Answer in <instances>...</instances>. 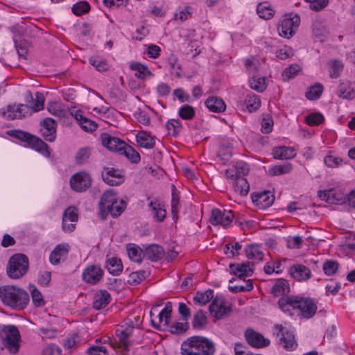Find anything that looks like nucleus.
I'll return each instance as SVG.
<instances>
[{
  "label": "nucleus",
  "mask_w": 355,
  "mask_h": 355,
  "mask_svg": "<svg viewBox=\"0 0 355 355\" xmlns=\"http://www.w3.org/2000/svg\"><path fill=\"white\" fill-rule=\"evenodd\" d=\"M247 109L251 112L260 107L261 101L256 95L248 94L245 99Z\"/></svg>",
  "instance_id": "obj_51"
},
{
  "label": "nucleus",
  "mask_w": 355,
  "mask_h": 355,
  "mask_svg": "<svg viewBox=\"0 0 355 355\" xmlns=\"http://www.w3.org/2000/svg\"><path fill=\"white\" fill-rule=\"evenodd\" d=\"M272 334L278 343L287 351H293L297 346L293 333L282 324H275L272 329Z\"/></svg>",
  "instance_id": "obj_7"
},
{
  "label": "nucleus",
  "mask_w": 355,
  "mask_h": 355,
  "mask_svg": "<svg viewBox=\"0 0 355 355\" xmlns=\"http://www.w3.org/2000/svg\"><path fill=\"white\" fill-rule=\"evenodd\" d=\"M276 57L280 60H285L293 55V49L288 46H284L283 48L276 51Z\"/></svg>",
  "instance_id": "obj_60"
},
{
  "label": "nucleus",
  "mask_w": 355,
  "mask_h": 355,
  "mask_svg": "<svg viewBox=\"0 0 355 355\" xmlns=\"http://www.w3.org/2000/svg\"><path fill=\"white\" fill-rule=\"evenodd\" d=\"M90 149L88 148H82L78 150L75 156L76 162L78 164H83L90 157Z\"/></svg>",
  "instance_id": "obj_57"
},
{
  "label": "nucleus",
  "mask_w": 355,
  "mask_h": 355,
  "mask_svg": "<svg viewBox=\"0 0 355 355\" xmlns=\"http://www.w3.org/2000/svg\"><path fill=\"white\" fill-rule=\"evenodd\" d=\"M233 217L232 211L222 212L218 209H214L211 211L210 223L213 225L220 224L223 227L227 228L231 224Z\"/></svg>",
  "instance_id": "obj_14"
},
{
  "label": "nucleus",
  "mask_w": 355,
  "mask_h": 355,
  "mask_svg": "<svg viewBox=\"0 0 355 355\" xmlns=\"http://www.w3.org/2000/svg\"><path fill=\"white\" fill-rule=\"evenodd\" d=\"M324 120L323 115L320 113H311L306 116L305 121L309 125H317L322 123Z\"/></svg>",
  "instance_id": "obj_58"
},
{
  "label": "nucleus",
  "mask_w": 355,
  "mask_h": 355,
  "mask_svg": "<svg viewBox=\"0 0 355 355\" xmlns=\"http://www.w3.org/2000/svg\"><path fill=\"white\" fill-rule=\"evenodd\" d=\"M252 201L258 209L264 210L266 208V190L261 192H253L251 194Z\"/></svg>",
  "instance_id": "obj_39"
},
{
  "label": "nucleus",
  "mask_w": 355,
  "mask_h": 355,
  "mask_svg": "<svg viewBox=\"0 0 355 355\" xmlns=\"http://www.w3.org/2000/svg\"><path fill=\"white\" fill-rule=\"evenodd\" d=\"M110 301V295L105 290H101L95 294L93 302V308L100 310L105 308Z\"/></svg>",
  "instance_id": "obj_29"
},
{
  "label": "nucleus",
  "mask_w": 355,
  "mask_h": 355,
  "mask_svg": "<svg viewBox=\"0 0 355 355\" xmlns=\"http://www.w3.org/2000/svg\"><path fill=\"white\" fill-rule=\"evenodd\" d=\"M0 335L3 340L5 348L12 354H16L19 350V340L20 334L15 325H3L0 328Z\"/></svg>",
  "instance_id": "obj_6"
},
{
  "label": "nucleus",
  "mask_w": 355,
  "mask_h": 355,
  "mask_svg": "<svg viewBox=\"0 0 355 355\" xmlns=\"http://www.w3.org/2000/svg\"><path fill=\"white\" fill-rule=\"evenodd\" d=\"M214 298V291L208 289L205 292H197L193 297V302L200 306H204Z\"/></svg>",
  "instance_id": "obj_41"
},
{
  "label": "nucleus",
  "mask_w": 355,
  "mask_h": 355,
  "mask_svg": "<svg viewBox=\"0 0 355 355\" xmlns=\"http://www.w3.org/2000/svg\"><path fill=\"white\" fill-rule=\"evenodd\" d=\"M253 285L250 280H248L245 283V285H236V286H229L228 288L230 291L233 293H240L244 292L247 291H250L252 289Z\"/></svg>",
  "instance_id": "obj_62"
},
{
  "label": "nucleus",
  "mask_w": 355,
  "mask_h": 355,
  "mask_svg": "<svg viewBox=\"0 0 355 355\" xmlns=\"http://www.w3.org/2000/svg\"><path fill=\"white\" fill-rule=\"evenodd\" d=\"M125 156L132 163L137 164L139 162L141 157L140 155L130 146L126 144V146L123 147L121 152L119 153Z\"/></svg>",
  "instance_id": "obj_45"
},
{
  "label": "nucleus",
  "mask_w": 355,
  "mask_h": 355,
  "mask_svg": "<svg viewBox=\"0 0 355 355\" xmlns=\"http://www.w3.org/2000/svg\"><path fill=\"white\" fill-rule=\"evenodd\" d=\"M278 306L285 313H291V310L297 309L300 311L299 315L306 319L313 318L318 309L317 301L300 295L280 297L278 300Z\"/></svg>",
  "instance_id": "obj_1"
},
{
  "label": "nucleus",
  "mask_w": 355,
  "mask_h": 355,
  "mask_svg": "<svg viewBox=\"0 0 355 355\" xmlns=\"http://www.w3.org/2000/svg\"><path fill=\"white\" fill-rule=\"evenodd\" d=\"M29 291L31 293L33 304L37 307L42 306L44 304V302L39 290L35 286H30Z\"/></svg>",
  "instance_id": "obj_55"
},
{
  "label": "nucleus",
  "mask_w": 355,
  "mask_h": 355,
  "mask_svg": "<svg viewBox=\"0 0 355 355\" xmlns=\"http://www.w3.org/2000/svg\"><path fill=\"white\" fill-rule=\"evenodd\" d=\"M127 251L130 259L135 262L141 263L144 257V251L135 245H130L128 247Z\"/></svg>",
  "instance_id": "obj_42"
},
{
  "label": "nucleus",
  "mask_w": 355,
  "mask_h": 355,
  "mask_svg": "<svg viewBox=\"0 0 355 355\" xmlns=\"http://www.w3.org/2000/svg\"><path fill=\"white\" fill-rule=\"evenodd\" d=\"M41 132L43 137L49 142H53L56 137V122L52 118H46L41 122Z\"/></svg>",
  "instance_id": "obj_19"
},
{
  "label": "nucleus",
  "mask_w": 355,
  "mask_h": 355,
  "mask_svg": "<svg viewBox=\"0 0 355 355\" xmlns=\"http://www.w3.org/2000/svg\"><path fill=\"white\" fill-rule=\"evenodd\" d=\"M323 92V86L320 83H316L311 86L305 93L307 99L315 101L320 98Z\"/></svg>",
  "instance_id": "obj_44"
},
{
  "label": "nucleus",
  "mask_w": 355,
  "mask_h": 355,
  "mask_svg": "<svg viewBox=\"0 0 355 355\" xmlns=\"http://www.w3.org/2000/svg\"><path fill=\"white\" fill-rule=\"evenodd\" d=\"M117 200L116 193L114 189H108L101 196L99 202V216L101 220L105 219V209H108Z\"/></svg>",
  "instance_id": "obj_20"
},
{
  "label": "nucleus",
  "mask_w": 355,
  "mask_h": 355,
  "mask_svg": "<svg viewBox=\"0 0 355 355\" xmlns=\"http://www.w3.org/2000/svg\"><path fill=\"white\" fill-rule=\"evenodd\" d=\"M33 112L31 107L24 104L9 105L6 108L0 110V114L8 120L22 119L31 115Z\"/></svg>",
  "instance_id": "obj_8"
},
{
  "label": "nucleus",
  "mask_w": 355,
  "mask_h": 355,
  "mask_svg": "<svg viewBox=\"0 0 355 355\" xmlns=\"http://www.w3.org/2000/svg\"><path fill=\"white\" fill-rule=\"evenodd\" d=\"M309 3V8L314 11H320L324 8L329 3V0H305Z\"/></svg>",
  "instance_id": "obj_59"
},
{
  "label": "nucleus",
  "mask_w": 355,
  "mask_h": 355,
  "mask_svg": "<svg viewBox=\"0 0 355 355\" xmlns=\"http://www.w3.org/2000/svg\"><path fill=\"white\" fill-rule=\"evenodd\" d=\"M245 255L248 259L255 261H262L264 258V253L258 244H250L245 247Z\"/></svg>",
  "instance_id": "obj_30"
},
{
  "label": "nucleus",
  "mask_w": 355,
  "mask_h": 355,
  "mask_svg": "<svg viewBox=\"0 0 355 355\" xmlns=\"http://www.w3.org/2000/svg\"><path fill=\"white\" fill-rule=\"evenodd\" d=\"M28 266V259L25 254H15L8 260L6 267L7 275L11 279H19L27 272Z\"/></svg>",
  "instance_id": "obj_5"
},
{
  "label": "nucleus",
  "mask_w": 355,
  "mask_h": 355,
  "mask_svg": "<svg viewBox=\"0 0 355 355\" xmlns=\"http://www.w3.org/2000/svg\"><path fill=\"white\" fill-rule=\"evenodd\" d=\"M106 268L110 274L117 276L123 270V264L120 259L112 257L107 260Z\"/></svg>",
  "instance_id": "obj_36"
},
{
  "label": "nucleus",
  "mask_w": 355,
  "mask_h": 355,
  "mask_svg": "<svg viewBox=\"0 0 355 355\" xmlns=\"http://www.w3.org/2000/svg\"><path fill=\"white\" fill-rule=\"evenodd\" d=\"M169 331L173 334H182L189 329V323L185 322H175L172 324H168Z\"/></svg>",
  "instance_id": "obj_54"
},
{
  "label": "nucleus",
  "mask_w": 355,
  "mask_h": 355,
  "mask_svg": "<svg viewBox=\"0 0 355 355\" xmlns=\"http://www.w3.org/2000/svg\"><path fill=\"white\" fill-rule=\"evenodd\" d=\"M75 118L81 125L82 128L85 131L92 132L97 128V125L95 122L88 119L80 112L75 114Z\"/></svg>",
  "instance_id": "obj_40"
},
{
  "label": "nucleus",
  "mask_w": 355,
  "mask_h": 355,
  "mask_svg": "<svg viewBox=\"0 0 355 355\" xmlns=\"http://www.w3.org/2000/svg\"><path fill=\"white\" fill-rule=\"evenodd\" d=\"M26 102L30 103L33 112H37L44 107V97L40 92L35 93V98H34L30 92L26 94Z\"/></svg>",
  "instance_id": "obj_27"
},
{
  "label": "nucleus",
  "mask_w": 355,
  "mask_h": 355,
  "mask_svg": "<svg viewBox=\"0 0 355 355\" xmlns=\"http://www.w3.org/2000/svg\"><path fill=\"white\" fill-rule=\"evenodd\" d=\"M101 176L103 181L110 186H118L124 182L123 172L113 167H103Z\"/></svg>",
  "instance_id": "obj_11"
},
{
  "label": "nucleus",
  "mask_w": 355,
  "mask_h": 355,
  "mask_svg": "<svg viewBox=\"0 0 355 355\" xmlns=\"http://www.w3.org/2000/svg\"><path fill=\"white\" fill-rule=\"evenodd\" d=\"M147 272L145 270H139L133 272L130 274L128 279V283L130 285H137L140 284L147 277Z\"/></svg>",
  "instance_id": "obj_49"
},
{
  "label": "nucleus",
  "mask_w": 355,
  "mask_h": 355,
  "mask_svg": "<svg viewBox=\"0 0 355 355\" xmlns=\"http://www.w3.org/2000/svg\"><path fill=\"white\" fill-rule=\"evenodd\" d=\"M103 271L98 266L90 265L83 272V279L87 283L95 284L102 278Z\"/></svg>",
  "instance_id": "obj_18"
},
{
  "label": "nucleus",
  "mask_w": 355,
  "mask_h": 355,
  "mask_svg": "<svg viewBox=\"0 0 355 355\" xmlns=\"http://www.w3.org/2000/svg\"><path fill=\"white\" fill-rule=\"evenodd\" d=\"M248 171V164L243 162H239L234 166V168L227 169L225 173L228 178L234 180V178H243Z\"/></svg>",
  "instance_id": "obj_23"
},
{
  "label": "nucleus",
  "mask_w": 355,
  "mask_h": 355,
  "mask_svg": "<svg viewBox=\"0 0 355 355\" xmlns=\"http://www.w3.org/2000/svg\"><path fill=\"white\" fill-rule=\"evenodd\" d=\"M148 207L151 211L154 218H155L159 222L164 220L166 217V210L163 208L159 202H150L148 204Z\"/></svg>",
  "instance_id": "obj_37"
},
{
  "label": "nucleus",
  "mask_w": 355,
  "mask_h": 355,
  "mask_svg": "<svg viewBox=\"0 0 355 355\" xmlns=\"http://www.w3.org/2000/svg\"><path fill=\"white\" fill-rule=\"evenodd\" d=\"M132 324L126 327L123 325L121 327V329L116 331L123 351L128 352L129 350L130 342L128 340V338L132 334Z\"/></svg>",
  "instance_id": "obj_28"
},
{
  "label": "nucleus",
  "mask_w": 355,
  "mask_h": 355,
  "mask_svg": "<svg viewBox=\"0 0 355 355\" xmlns=\"http://www.w3.org/2000/svg\"><path fill=\"white\" fill-rule=\"evenodd\" d=\"M180 198L179 193L177 191L176 188L173 185L172 188V199H171V213L173 217L175 218L178 215L179 211Z\"/></svg>",
  "instance_id": "obj_56"
},
{
  "label": "nucleus",
  "mask_w": 355,
  "mask_h": 355,
  "mask_svg": "<svg viewBox=\"0 0 355 355\" xmlns=\"http://www.w3.org/2000/svg\"><path fill=\"white\" fill-rule=\"evenodd\" d=\"M230 270L231 272L238 277L239 279H243L245 277H250L253 272L249 263H230Z\"/></svg>",
  "instance_id": "obj_22"
},
{
  "label": "nucleus",
  "mask_w": 355,
  "mask_h": 355,
  "mask_svg": "<svg viewBox=\"0 0 355 355\" xmlns=\"http://www.w3.org/2000/svg\"><path fill=\"white\" fill-rule=\"evenodd\" d=\"M165 256L164 248L157 244H150L146 245L144 248V257H146L151 261H157L162 259Z\"/></svg>",
  "instance_id": "obj_21"
},
{
  "label": "nucleus",
  "mask_w": 355,
  "mask_h": 355,
  "mask_svg": "<svg viewBox=\"0 0 355 355\" xmlns=\"http://www.w3.org/2000/svg\"><path fill=\"white\" fill-rule=\"evenodd\" d=\"M300 70V67L298 64H291L286 67L282 72V76L284 80H288L291 78L297 76Z\"/></svg>",
  "instance_id": "obj_53"
},
{
  "label": "nucleus",
  "mask_w": 355,
  "mask_h": 355,
  "mask_svg": "<svg viewBox=\"0 0 355 355\" xmlns=\"http://www.w3.org/2000/svg\"><path fill=\"white\" fill-rule=\"evenodd\" d=\"M207 324V318L206 313L202 310L197 311L193 318L192 327L196 329H203L206 327Z\"/></svg>",
  "instance_id": "obj_38"
},
{
  "label": "nucleus",
  "mask_w": 355,
  "mask_h": 355,
  "mask_svg": "<svg viewBox=\"0 0 355 355\" xmlns=\"http://www.w3.org/2000/svg\"><path fill=\"white\" fill-rule=\"evenodd\" d=\"M209 311L213 317L219 320L229 314L231 309L226 304L221 296H216L209 305Z\"/></svg>",
  "instance_id": "obj_12"
},
{
  "label": "nucleus",
  "mask_w": 355,
  "mask_h": 355,
  "mask_svg": "<svg viewBox=\"0 0 355 355\" xmlns=\"http://www.w3.org/2000/svg\"><path fill=\"white\" fill-rule=\"evenodd\" d=\"M206 107L213 112H222L225 110L226 105L224 101L216 96L208 98L205 101Z\"/></svg>",
  "instance_id": "obj_31"
},
{
  "label": "nucleus",
  "mask_w": 355,
  "mask_h": 355,
  "mask_svg": "<svg viewBox=\"0 0 355 355\" xmlns=\"http://www.w3.org/2000/svg\"><path fill=\"white\" fill-rule=\"evenodd\" d=\"M68 253L67 245H58L51 252L49 256V261L53 265H57L60 263L61 258L65 257Z\"/></svg>",
  "instance_id": "obj_33"
},
{
  "label": "nucleus",
  "mask_w": 355,
  "mask_h": 355,
  "mask_svg": "<svg viewBox=\"0 0 355 355\" xmlns=\"http://www.w3.org/2000/svg\"><path fill=\"white\" fill-rule=\"evenodd\" d=\"M318 197L329 204L342 205L346 203L347 196L341 191L329 189L318 191Z\"/></svg>",
  "instance_id": "obj_13"
},
{
  "label": "nucleus",
  "mask_w": 355,
  "mask_h": 355,
  "mask_svg": "<svg viewBox=\"0 0 355 355\" xmlns=\"http://www.w3.org/2000/svg\"><path fill=\"white\" fill-rule=\"evenodd\" d=\"M272 155L276 159H289L296 155L295 150L290 146H278L272 149Z\"/></svg>",
  "instance_id": "obj_25"
},
{
  "label": "nucleus",
  "mask_w": 355,
  "mask_h": 355,
  "mask_svg": "<svg viewBox=\"0 0 355 355\" xmlns=\"http://www.w3.org/2000/svg\"><path fill=\"white\" fill-rule=\"evenodd\" d=\"M69 182L73 191L83 192L91 186L92 179L87 173L81 171L73 174Z\"/></svg>",
  "instance_id": "obj_10"
},
{
  "label": "nucleus",
  "mask_w": 355,
  "mask_h": 355,
  "mask_svg": "<svg viewBox=\"0 0 355 355\" xmlns=\"http://www.w3.org/2000/svg\"><path fill=\"white\" fill-rule=\"evenodd\" d=\"M71 10L74 15L80 16L88 12L90 10V6L87 1H81L75 3Z\"/></svg>",
  "instance_id": "obj_52"
},
{
  "label": "nucleus",
  "mask_w": 355,
  "mask_h": 355,
  "mask_svg": "<svg viewBox=\"0 0 355 355\" xmlns=\"http://www.w3.org/2000/svg\"><path fill=\"white\" fill-rule=\"evenodd\" d=\"M340 264L335 260H327L322 265L324 273L327 276L334 275L338 271Z\"/></svg>",
  "instance_id": "obj_47"
},
{
  "label": "nucleus",
  "mask_w": 355,
  "mask_h": 355,
  "mask_svg": "<svg viewBox=\"0 0 355 355\" xmlns=\"http://www.w3.org/2000/svg\"><path fill=\"white\" fill-rule=\"evenodd\" d=\"M244 337L247 343L252 347L259 349L266 346V338L252 328L249 327L245 329Z\"/></svg>",
  "instance_id": "obj_15"
},
{
  "label": "nucleus",
  "mask_w": 355,
  "mask_h": 355,
  "mask_svg": "<svg viewBox=\"0 0 355 355\" xmlns=\"http://www.w3.org/2000/svg\"><path fill=\"white\" fill-rule=\"evenodd\" d=\"M286 261V259L278 261H274L272 262V266L268 265V275H270L273 272H275L277 274H279L282 272L284 269V266L282 264V262H285Z\"/></svg>",
  "instance_id": "obj_61"
},
{
  "label": "nucleus",
  "mask_w": 355,
  "mask_h": 355,
  "mask_svg": "<svg viewBox=\"0 0 355 355\" xmlns=\"http://www.w3.org/2000/svg\"><path fill=\"white\" fill-rule=\"evenodd\" d=\"M0 299L15 310H23L29 302V295L24 289L12 285L0 286Z\"/></svg>",
  "instance_id": "obj_2"
},
{
  "label": "nucleus",
  "mask_w": 355,
  "mask_h": 355,
  "mask_svg": "<svg viewBox=\"0 0 355 355\" xmlns=\"http://www.w3.org/2000/svg\"><path fill=\"white\" fill-rule=\"evenodd\" d=\"M166 128L168 130L173 129V135H177L182 128L179 119H171L166 123Z\"/></svg>",
  "instance_id": "obj_64"
},
{
  "label": "nucleus",
  "mask_w": 355,
  "mask_h": 355,
  "mask_svg": "<svg viewBox=\"0 0 355 355\" xmlns=\"http://www.w3.org/2000/svg\"><path fill=\"white\" fill-rule=\"evenodd\" d=\"M293 170V165L289 162L284 164L273 165L270 166L268 171V174L270 176H277L287 174Z\"/></svg>",
  "instance_id": "obj_35"
},
{
  "label": "nucleus",
  "mask_w": 355,
  "mask_h": 355,
  "mask_svg": "<svg viewBox=\"0 0 355 355\" xmlns=\"http://www.w3.org/2000/svg\"><path fill=\"white\" fill-rule=\"evenodd\" d=\"M214 343L204 336H194L188 338L182 345V355H214Z\"/></svg>",
  "instance_id": "obj_3"
},
{
  "label": "nucleus",
  "mask_w": 355,
  "mask_h": 355,
  "mask_svg": "<svg viewBox=\"0 0 355 355\" xmlns=\"http://www.w3.org/2000/svg\"><path fill=\"white\" fill-rule=\"evenodd\" d=\"M290 293V286L287 280L284 279H276L271 288V294L275 297H284Z\"/></svg>",
  "instance_id": "obj_26"
},
{
  "label": "nucleus",
  "mask_w": 355,
  "mask_h": 355,
  "mask_svg": "<svg viewBox=\"0 0 355 355\" xmlns=\"http://www.w3.org/2000/svg\"><path fill=\"white\" fill-rule=\"evenodd\" d=\"M100 352H103L104 355L108 354L106 347L102 345H92L87 350L88 355H100Z\"/></svg>",
  "instance_id": "obj_63"
},
{
  "label": "nucleus",
  "mask_w": 355,
  "mask_h": 355,
  "mask_svg": "<svg viewBox=\"0 0 355 355\" xmlns=\"http://www.w3.org/2000/svg\"><path fill=\"white\" fill-rule=\"evenodd\" d=\"M7 133L12 137L26 142L31 148L35 149L45 157H49L51 153L49 150L48 145L37 137L21 130H10L8 131Z\"/></svg>",
  "instance_id": "obj_4"
},
{
  "label": "nucleus",
  "mask_w": 355,
  "mask_h": 355,
  "mask_svg": "<svg viewBox=\"0 0 355 355\" xmlns=\"http://www.w3.org/2000/svg\"><path fill=\"white\" fill-rule=\"evenodd\" d=\"M112 206H109L108 209H105V218L108 214L112 217H117L120 216L126 207V202L123 200H119L118 199L111 203Z\"/></svg>",
  "instance_id": "obj_32"
},
{
  "label": "nucleus",
  "mask_w": 355,
  "mask_h": 355,
  "mask_svg": "<svg viewBox=\"0 0 355 355\" xmlns=\"http://www.w3.org/2000/svg\"><path fill=\"white\" fill-rule=\"evenodd\" d=\"M236 182L234 184V189L235 192L239 193L241 196H246L250 189V185L247 180L244 178H234Z\"/></svg>",
  "instance_id": "obj_43"
},
{
  "label": "nucleus",
  "mask_w": 355,
  "mask_h": 355,
  "mask_svg": "<svg viewBox=\"0 0 355 355\" xmlns=\"http://www.w3.org/2000/svg\"><path fill=\"white\" fill-rule=\"evenodd\" d=\"M101 141L103 146L109 150L120 153L123 147L126 146V143L118 137H112L107 133L101 135Z\"/></svg>",
  "instance_id": "obj_16"
},
{
  "label": "nucleus",
  "mask_w": 355,
  "mask_h": 355,
  "mask_svg": "<svg viewBox=\"0 0 355 355\" xmlns=\"http://www.w3.org/2000/svg\"><path fill=\"white\" fill-rule=\"evenodd\" d=\"M338 95L343 98L351 99L354 98V89L347 82L341 83L338 86Z\"/></svg>",
  "instance_id": "obj_46"
},
{
  "label": "nucleus",
  "mask_w": 355,
  "mask_h": 355,
  "mask_svg": "<svg viewBox=\"0 0 355 355\" xmlns=\"http://www.w3.org/2000/svg\"><path fill=\"white\" fill-rule=\"evenodd\" d=\"M78 220L77 210L75 207H68L62 216V228L64 232H71L75 229V223Z\"/></svg>",
  "instance_id": "obj_17"
},
{
  "label": "nucleus",
  "mask_w": 355,
  "mask_h": 355,
  "mask_svg": "<svg viewBox=\"0 0 355 355\" xmlns=\"http://www.w3.org/2000/svg\"><path fill=\"white\" fill-rule=\"evenodd\" d=\"M291 275L297 281H306L311 277V270L305 266L297 264L290 268Z\"/></svg>",
  "instance_id": "obj_24"
},
{
  "label": "nucleus",
  "mask_w": 355,
  "mask_h": 355,
  "mask_svg": "<svg viewBox=\"0 0 355 355\" xmlns=\"http://www.w3.org/2000/svg\"><path fill=\"white\" fill-rule=\"evenodd\" d=\"M179 116L184 120H191L196 115L194 108L189 105L181 107L178 111Z\"/></svg>",
  "instance_id": "obj_50"
},
{
  "label": "nucleus",
  "mask_w": 355,
  "mask_h": 355,
  "mask_svg": "<svg viewBox=\"0 0 355 355\" xmlns=\"http://www.w3.org/2000/svg\"><path fill=\"white\" fill-rule=\"evenodd\" d=\"M130 68L132 70L136 71L135 76L142 80H144L146 76H150L152 75L150 71L145 65H143L139 62L133 63L130 65Z\"/></svg>",
  "instance_id": "obj_48"
},
{
  "label": "nucleus",
  "mask_w": 355,
  "mask_h": 355,
  "mask_svg": "<svg viewBox=\"0 0 355 355\" xmlns=\"http://www.w3.org/2000/svg\"><path fill=\"white\" fill-rule=\"evenodd\" d=\"M137 143L141 148L146 149L153 148L155 145V138L145 132H141L137 135Z\"/></svg>",
  "instance_id": "obj_34"
},
{
  "label": "nucleus",
  "mask_w": 355,
  "mask_h": 355,
  "mask_svg": "<svg viewBox=\"0 0 355 355\" xmlns=\"http://www.w3.org/2000/svg\"><path fill=\"white\" fill-rule=\"evenodd\" d=\"M300 24V17L297 15H292L284 18L278 27L280 36L289 39L295 33Z\"/></svg>",
  "instance_id": "obj_9"
}]
</instances>
